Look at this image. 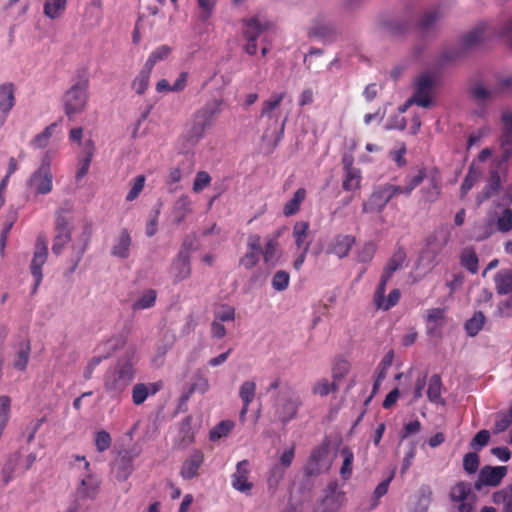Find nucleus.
Wrapping results in <instances>:
<instances>
[{
	"label": "nucleus",
	"instance_id": "obj_1",
	"mask_svg": "<svg viewBox=\"0 0 512 512\" xmlns=\"http://www.w3.org/2000/svg\"><path fill=\"white\" fill-rule=\"evenodd\" d=\"M222 100L213 99L197 109L187 123V137L192 143H197L212 128L222 109Z\"/></svg>",
	"mask_w": 512,
	"mask_h": 512
},
{
	"label": "nucleus",
	"instance_id": "obj_2",
	"mask_svg": "<svg viewBox=\"0 0 512 512\" xmlns=\"http://www.w3.org/2000/svg\"><path fill=\"white\" fill-rule=\"evenodd\" d=\"M52 156L45 152L41 163L26 180L27 190L34 196L48 195L53 190V173L51 170Z\"/></svg>",
	"mask_w": 512,
	"mask_h": 512
},
{
	"label": "nucleus",
	"instance_id": "obj_3",
	"mask_svg": "<svg viewBox=\"0 0 512 512\" xmlns=\"http://www.w3.org/2000/svg\"><path fill=\"white\" fill-rule=\"evenodd\" d=\"M134 378L133 365L129 359H121L110 368L105 377V389L112 397H118Z\"/></svg>",
	"mask_w": 512,
	"mask_h": 512
},
{
	"label": "nucleus",
	"instance_id": "obj_4",
	"mask_svg": "<svg viewBox=\"0 0 512 512\" xmlns=\"http://www.w3.org/2000/svg\"><path fill=\"white\" fill-rule=\"evenodd\" d=\"M88 87V79L81 77L64 94V110L70 119L85 110L88 101Z\"/></svg>",
	"mask_w": 512,
	"mask_h": 512
},
{
	"label": "nucleus",
	"instance_id": "obj_5",
	"mask_svg": "<svg viewBox=\"0 0 512 512\" xmlns=\"http://www.w3.org/2000/svg\"><path fill=\"white\" fill-rule=\"evenodd\" d=\"M425 178H429L430 185L426 194V199L428 201H435L441 191V177L436 169L432 170L428 174L426 168L420 167L414 172L409 173L405 178L406 196H410L412 191L418 187Z\"/></svg>",
	"mask_w": 512,
	"mask_h": 512
},
{
	"label": "nucleus",
	"instance_id": "obj_6",
	"mask_svg": "<svg viewBox=\"0 0 512 512\" xmlns=\"http://www.w3.org/2000/svg\"><path fill=\"white\" fill-rule=\"evenodd\" d=\"M243 37L246 40L243 46L244 51L249 55L257 53V39L263 32L269 29L270 22L260 16H253L242 20Z\"/></svg>",
	"mask_w": 512,
	"mask_h": 512
},
{
	"label": "nucleus",
	"instance_id": "obj_7",
	"mask_svg": "<svg viewBox=\"0 0 512 512\" xmlns=\"http://www.w3.org/2000/svg\"><path fill=\"white\" fill-rule=\"evenodd\" d=\"M302 406L301 397L292 389L282 392L279 395L275 406V415L283 424L293 420Z\"/></svg>",
	"mask_w": 512,
	"mask_h": 512
},
{
	"label": "nucleus",
	"instance_id": "obj_8",
	"mask_svg": "<svg viewBox=\"0 0 512 512\" xmlns=\"http://www.w3.org/2000/svg\"><path fill=\"white\" fill-rule=\"evenodd\" d=\"M72 222L70 217L59 210L56 212L55 236L53 239L52 252L60 255L65 246L71 241Z\"/></svg>",
	"mask_w": 512,
	"mask_h": 512
},
{
	"label": "nucleus",
	"instance_id": "obj_9",
	"mask_svg": "<svg viewBox=\"0 0 512 512\" xmlns=\"http://www.w3.org/2000/svg\"><path fill=\"white\" fill-rule=\"evenodd\" d=\"M434 78L427 73L421 74L415 79L414 93L408 99V103H415L422 108H429L432 105V92Z\"/></svg>",
	"mask_w": 512,
	"mask_h": 512
},
{
	"label": "nucleus",
	"instance_id": "obj_10",
	"mask_svg": "<svg viewBox=\"0 0 512 512\" xmlns=\"http://www.w3.org/2000/svg\"><path fill=\"white\" fill-rule=\"evenodd\" d=\"M48 257V248L44 238L38 237L34 255L30 264V271L34 278L32 293H36L42 278V267L46 263Z\"/></svg>",
	"mask_w": 512,
	"mask_h": 512
},
{
	"label": "nucleus",
	"instance_id": "obj_11",
	"mask_svg": "<svg viewBox=\"0 0 512 512\" xmlns=\"http://www.w3.org/2000/svg\"><path fill=\"white\" fill-rule=\"evenodd\" d=\"M495 285L498 294L510 295V298L499 305L503 316H512V271L501 270L495 276Z\"/></svg>",
	"mask_w": 512,
	"mask_h": 512
},
{
	"label": "nucleus",
	"instance_id": "obj_12",
	"mask_svg": "<svg viewBox=\"0 0 512 512\" xmlns=\"http://www.w3.org/2000/svg\"><path fill=\"white\" fill-rule=\"evenodd\" d=\"M450 500L457 504L458 512H472L474 495L470 483L458 482L455 484L449 493Z\"/></svg>",
	"mask_w": 512,
	"mask_h": 512
},
{
	"label": "nucleus",
	"instance_id": "obj_13",
	"mask_svg": "<svg viewBox=\"0 0 512 512\" xmlns=\"http://www.w3.org/2000/svg\"><path fill=\"white\" fill-rule=\"evenodd\" d=\"M391 200L384 185H378L373 188L372 193L362 204V211L368 214H379L385 209Z\"/></svg>",
	"mask_w": 512,
	"mask_h": 512
},
{
	"label": "nucleus",
	"instance_id": "obj_14",
	"mask_svg": "<svg viewBox=\"0 0 512 512\" xmlns=\"http://www.w3.org/2000/svg\"><path fill=\"white\" fill-rule=\"evenodd\" d=\"M345 493L338 489V485L332 482L326 489V495L316 507L315 512H338L343 505Z\"/></svg>",
	"mask_w": 512,
	"mask_h": 512
},
{
	"label": "nucleus",
	"instance_id": "obj_15",
	"mask_svg": "<svg viewBox=\"0 0 512 512\" xmlns=\"http://www.w3.org/2000/svg\"><path fill=\"white\" fill-rule=\"evenodd\" d=\"M488 226L490 232L486 233L482 237H477L476 240L480 241L490 236L495 228L496 231L501 233H507L512 230V210L509 208L502 209L500 212H494L488 217Z\"/></svg>",
	"mask_w": 512,
	"mask_h": 512
},
{
	"label": "nucleus",
	"instance_id": "obj_16",
	"mask_svg": "<svg viewBox=\"0 0 512 512\" xmlns=\"http://www.w3.org/2000/svg\"><path fill=\"white\" fill-rule=\"evenodd\" d=\"M506 474V466H484L479 472L475 488L481 490L483 486H497Z\"/></svg>",
	"mask_w": 512,
	"mask_h": 512
},
{
	"label": "nucleus",
	"instance_id": "obj_17",
	"mask_svg": "<svg viewBox=\"0 0 512 512\" xmlns=\"http://www.w3.org/2000/svg\"><path fill=\"white\" fill-rule=\"evenodd\" d=\"M286 96L287 93L285 91L273 92L269 98L262 102L259 118H267L272 122L273 125H277V109L280 107V104L286 98Z\"/></svg>",
	"mask_w": 512,
	"mask_h": 512
},
{
	"label": "nucleus",
	"instance_id": "obj_18",
	"mask_svg": "<svg viewBox=\"0 0 512 512\" xmlns=\"http://www.w3.org/2000/svg\"><path fill=\"white\" fill-rule=\"evenodd\" d=\"M451 238V228L441 225L427 238V249L433 255H438L447 246Z\"/></svg>",
	"mask_w": 512,
	"mask_h": 512
},
{
	"label": "nucleus",
	"instance_id": "obj_19",
	"mask_svg": "<svg viewBox=\"0 0 512 512\" xmlns=\"http://www.w3.org/2000/svg\"><path fill=\"white\" fill-rule=\"evenodd\" d=\"M100 481L94 473L81 474L80 481L76 488L78 499H93L96 497Z\"/></svg>",
	"mask_w": 512,
	"mask_h": 512
},
{
	"label": "nucleus",
	"instance_id": "obj_20",
	"mask_svg": "<svg viewBox=\"0 0 512 512\" xmlns=\"http://www.w3.org/2000/svg\"><path fill=\"white\" fill-rule=\"evenodd\" d=\"M406 260V253L402 248H398L394 251L391 258L388 260L383 274L380 278V293L383 291V286H386L388 281L391 279L393 274L402 268Z\"/></svg>",
	"mask_w": 512,
	"mask_h": 512
},
{
	"label": "nucleus",
	"instance_id": "obj_21",
	"mask_svg": "<svg viewBox=\"0 0 512 512\" xmlns=\"http://www.w3.org/2000/svg\"><path fill=\"white\" fill-rule=\"evenodd\" d=\"M22 455L20 451H15L11 453L2 468L1 475L2 480L5 484H8L12 479L16 477V475L24 474L22 472Z\"/></svg>",
	"mask_w": 512,
	"mask_h": 512
},
{
	"label": "nucleus",
	"instance_id": "obj_22",
	"mask_svg": "<svg viewBox=\"0 0 512 512\" xmlns=\"http://www.w3.org/2000/svg\"><path fill=\"white\" fill-rule=\"evenodd\" d=\"M248 461L242 460L237 463L236 471L232 475L231 485L232 487L242 493L249 494L253 484L248 481L247 475L249 473L248 470Z\"/></svg>",
	"mask_w": 512,
	"mask_h": 512
},
{
	"label": "nucleus",
	"instance_id": "obj_23",
	"mask_svg": "<svg viewBox=\"0 0 512 512\" xmlns=\"http://www.w3.org/2000/svg\"><path fill=\"white\" fill-rule=\"evenodd\" d=\"M115 351V344L112 340H109L103 344H100L96 348L98 355L91 358L87 366L84 369L83 377L89 380L92 377L94 369L106 358H108Z\"/></svg>",
	"mask_w": 512,
	"mask_h": 512
},
{
	"label": "nucleus",
	"instance_id": "obj_24",
	"mask_svg": "<svg viewBox=\"0 0 512 512\" xmlns=\"http://www.w3.org/2000/svg\"><path fill=\"white\" fill-rule=\"evenodd\" d=\"M504 176H506V174H503L498 168H491L488 183L477 196L478 204H481L483 201L489 199L493 195H496L500 191L502 177Z\"/></svg>",
	"mask_w": 512,
	"mask_h": 512
},
{
	"label": "nucleus",
	"instance_id": "obj_25",
	"mask_svg": "<svg viewBox=\"0 0 512 512\" xmlns=\"http://www.w3.org/2000/svg\"><path fill=\"white\" fill-rule=\"evenodd\" d=\"M131 245V234L128 229L124 228L114 239L111 255L116 258L127 259L130 256Z\"/></svg>",
	"mask_w": 512,
	"mask_h": 512
},
{
	"label": "nucleus",
	"instance_id": "obj_26",
	"mask_svg": "<svg viewBox=\"0 0 512 512\" xmlns=\"http://www.w3.org/2000/svg\"><path fill=\"white\" fill-rule=\"evenodd\" d=\"M192 201L188 195H181L173 204L171 210L172 222L180 225L192 212Z\"/></svg>",
	"mask_w": 512,
	"mask_h": 512
},
{
	"label": "nucleus",
	"instance_id": "obj_27",
	"mask_svg": "<svg viewBox=\"0 0 512 512\" xmlns=\"http://www.w3.org/2000/svg\"><path fill=\"white\" fill-rule=\"evenodd\" d=\"M354 243L355 237L351 235H338L329 244L328 252L340 259L344 258L349 254Z\"/></svg>",
	"mask_w": 512,
	"mask_h": 512
},
{
	"label": "nucleus",
	"instance_id": "obj_28",
	"mask_svg": "<svg viewBox=\"0 0 512 512\" xmlns=\"http://www.w3.org/2000/svg\"><path fill=\"white\" fill-rule=\"evenodd\" d=\"M170 273L174 277L175 281H182L190 276L191 268L187 253L180 252L177 255L171 265Z\"/></svg>",
	"mask_w": 512,
	"mask_h": 512
},
{
	"label": "nucleus",
	"instance_id": "obj_29",
	"mask_svg": "<svg viewBox=\"0 0 512 512\" xmlns=\"http://www.w3.org/2000/svg\"><path fill=\"white\" fill-rule=\"evenodd\" d=\"M204 460L201 451H194L182 464L180 475L183 479H192L198 474V470Z\"/></svg>",
	"mask_w": 512,
	"mask_h": 512
},
{
	"label": "nucleus",
	"instance_id": "obj_30",
	"mask_svg": "<svg viewBox=\"0 0 512 512\" xmlns=\"http://www.w3.org/2000/svg\"><path fill=\"white\" fill-rule=\"evenodd\" d=\"M386 286H383V291L380 293V284L374 293L375 305L382 310H389L394 307L400 300L401 292L399 289L390 291L387 298H385Z\"/></svg>",
	"mask_w": 512,
	"mask_h": 512
},
{
	"label": "nucleus",
	"instance_id": "obj_31",
	"mask_svg": "<svg viewBox=\"0 0 512 512\" xmlns=\"http://www.w3.org/2000/svg\"><path fill=\"white\" fill-rule=\"evenodd\" d=\"M15 105V86L7 82L0 85V111L7 115Z\"/></svg>",
	"mask_w": 512,
	"mask_h": 512
},
{
	"label": "nucleus",
	"instance_id": "obj_32",
	"mask_svg": "<svg viewBox=\"0 0 512 512\" xmlns=\"http://www.w3.org/2000/svg\"><path fill=\"white\" fill-rule=\"evenodd\" d=\"M133 462L131 457L129 456H121L118 458L114 464L112 471L119 481H125L133 472Z\"/></svg>",
	"mask_w": 512,
	"mask_h": 512
},
{
	"label": "nucleus",
	"instance_id": "obj_33",
	"mask_svg": "<svg viewBox=\"0 0 512 512\" xmlns=\"http://www.w3.org/2000/svg\"><path fill=\"white\" fill-rule=\"evenodd\" d=\"M66 7L67 0H45L43 13L47 18L56 20L64 15Z\"/></svg>",
	"mask_w": 512,
	"mask_h": 512
},
{
	"label": "nucleus",
	"instance_id": "obj_34",
	"mask_svg": "<svg viewBox=\"0 0 512 512\" xmlns=\"http://www.w3.org/2000/svg\"><path fill=\"white\" fill-rule=\"evenodd\" d=\"M159 390V387L155 383L143 384L138 383L134 385L132 390L133 403L136 405L142 404L149 395H154Z\"/></svg>",
	"mask_w": 512,
	"mask_h": 512
},
{
	"label": "nucleus",
	"instance_id": "obj_35",
	"mask_svg": "<svg viewBox=\"0 0 512 512\" xmlns=\"http://www.w3.org/2000/svg\"><path fill=\"white\" fill-rule=\"evenodd\" d=\"M460 264L463 268L472 274L478 272V256L473 247H465L460 253Z\"/></svg>",
	"mask_w": 512,
	"mask_h": 512
},
{
	"label": "nucleus",
	"instance_id": "obj_36",
	"mask_svg": "<svg viewBox=\"0 0 512 512\" xmlns=\"http://www.w3.org/2000/svg\"><path fill=\"white\" fill-rule=\"evenodd\" d=\"M157 292L154 289H147L133 302L131 308L134 312L149 309L155 305Z\"/></svg>",
	"mask_w": 512,
	"mask_h": 512
},
{
	"label": "nucleus",
	"instance_id": "obj_37",
	"mask_svg": "<svg viewBox=\"0 0 512 512\" xmlns=\"http://www.w3.org/2000/svg\"><path fill=\"white\" fill-rule=\"evenodd\" d=\"M471 95L475 101L481 104L488 103L498 97L494 86L487 88L481 83H476L472 86Z\"/></svg>",
	"mask_w": 512,
	"mask_h": 512
},
{
	"label": "nucleus",
	"instance_id": "obj_38",
	"mask_svg": "<svg viewBox=\"0 0 512 512\" xmlns=\"http://www.w3.org/2000/svg\"><path fill=\"white\" fill-rule=\"evenodd\" d=\"M482 176V170L479 166L472 163L468 169V172L464 178V181L461 185V196L463 197L466 195L472 187L475 185V183L481 178Z\"/></svg>",
	"mask_w": 512,
	"mask_h": 512
},
{
	"label": "nucleus",
	"instance_id": "obj_39",
	"mask_svg": "<svg viewBox=\"0 0 512 512\" xmlns=\"http://www.w3.org/2000/svg\"><path fill=\"white\" fill-rule=\"evenodd\" d=\"M171 52L172 48L170 46L166 44L160 45L150 53L144 66L150 70H153L156 63L167 59Z\"/></svg>",
	"mask_w": 512,
	"mask_h": 512
},
{
	"label": "nucleus",
	"instance_id": "obj_40",
	"mask_svg": "<svg viewBox=\"0 0 512 512\" xmlns=\"http://www.w3.org/2000/svg\"><path fill=\"white\" fill-rule=\"evenodd\" d=\"M151 73L152 70L143 66L142 69L137 74V76L134 78V80L132 81V89L137 94L142 95L145 93V91L149 87Z\"/></svg>",
	"mask_w": 512,
	"mask_h": 512
},
{
	"label": "nucleus",
	"instance_id": "obj_41",
	"mask_svg": "<svg viewBox=\"0 0 512 512\" xmlns=\"http://www.w3.org/2000/svg\"><path fill=\"white\" fill-rule=\"evenodd\" d=\"M308 230L309 224L305 221H299L293 227V236L299 249H304L306 245H308V248L310 247V242L307 240Z\"/></svg>",
	"mask_w": 512,
	"mask_h": 512
},
{
	"label": "nucleus",
	"instance_id": "obj_42",
	"mask_svg": "<svg viewBox=\"0 0 512 512\" xmlns=\"http://www.w3.org/2000/svg\"><path fill=\"white\" fill-rule=\"evenodd\" d=\"M495 504L503 505V512H512V483L493 494Z\"/></svg>",
	"mask_w": 512,
	"mask_h": 512
},
{
	"label": "nucleus",
	"instance_id": "obj_43",
	"mask_svg": "<svg viewBox=\"0 0 512 512\" xmlns=\"http://www.w3.org/2000/svg\"><path fill=\"white\" fill-rule=\"evenodd\" d=\"M306 197V191L304 188H299L293 195V198L289 200L284 208L283 213L285 216H292L296 214L300 208L301 203Z\"/></svg>",
	"mask_w": 512,
	"mask_h": 512
},
{
	"label": "nucleus",
	"instance_id": "obj_44",
	"mask_svg": "<svg viewBox=\"0 0 512 512\" xmlns=\"http://www.w3.org/2000/svg\"><path fill=\"white\" fill-rule=\"evenodd\" d=\"M432 491L429 487L420 488L416 503L411 512H427L431 503Z\"/></svg>",
	"mask_w": 512,
	"mask_h": 512
},
{
	"label": "nucleus",
	"instance_id": "obj_45",
	"mask_svg": "<svg viewBox=\"0 0 512 512\" xmlns=\"http://www.w3.org/2000/svg\"><path fill=\"white\" fill-rule=\"evenodd\" d=\"M337 390V383L331 382L327 378H320L313 384L311 392L316 396H327L329 393Z\"/></svg>",
	"mask_w": 512,
	"mask_h": 512
},
{
	"label": "nucleus",
	"instance_id": "obj_46",
	"mask_svg": "<svg viewBox=\"0 0 512 512\" xmlns=\"http://www.w3.org/2000/svg\"><path fill=\"white\" fill-rule=\"evenodd\" d=\"M342 187L346 191H355L361 185V173L359 169L344 171Z\"/></svg>",
	"mask_w": 512,
	"mask_h": 512
},
{
	"label": "nucleus",
	"instance_id": "obj_47",
	"mask_svg": "<svg viewBox=\"0 0 512 512\" xmlns=\"http://www.w3.org/2000/svg\"><path fill=\"white\" fill-rule=\"evenodd\" d=\"M441 387H442V383H441L440 376L437 374L432 375L429 380L428 390H427V395L431 402L437 403V404L443 403L442 398H441Z\"/></svg>",
	"mask_w": 512,
	"mask_h": 512
},
{
	"label": "nucleus",
	"instance_id": "obj_48",
	"mask_svg": "<svg viewBox=\"0 0 512 512\" xmlns=\"http://www.w3.org/2000/svg\"><path fill=\"white\" fill-rule=\"evenodd\" d=\"M340 454L343 458V463L340 468V475L344 480H348L352 474L354 454L348 447L342 448Z\"/></svg>",
	"mask_w": 512,
	"mask_h": 512
},
{
	"label": "nucleus",
	"instance_id": "obj_49",
	"mask_svg": "<svg viewBox=\"0 0 512 512\" xmlns=\"http://www.w3.org/2000/svg\"><path fill=\"white\" fill-rule=\"evenodd\" d=\"M440 18L441 14L437 10L425 11L419 20V27L422 31H430L434 28Z\"/></svg>",
	"mask_w": 512,
	"mask_h": 512
},
{
	"label": "nucleus",
	"instance_id": "obj_50",
	"mask_svg": "<svg viewBox=\"0 0 512 512\" xmlns=\"http://www.w3.org/2000/svg\"><path fill=\"white\" fill-rule=\"evenodd\" d=\"M29 355H30V345L28 342H22L20 346L18 347L16 359L13 362V366L23 371L28 364L29 361Z\"/></svg>",
	"mask_w": 512,
	"mask_h": 512
},
{
	"label": "nucleus",
	"instance_id": "obj_51",
	"mask_svg": "<svg viewBox=\"0 0 512 512\" xmlns=\"http://www.w3.org/2000/svg\"><path fill=\"white\" fill-rule=\"evenodd\" d=\"M485 323V317L482 312H476L473 317L465 323V330L471 337L476 336L479 331L483 328Z\"/></svg>",
	"mask_w": 512,
	"mask_h": 512
},
{
	"label": "nucleus",
	"instance_id": "obj_52",
	"mask_svg": "<svg viewBox=\"0 0 512 512\" xmlns=\"http://www.w3.org/2000/svg\"><path fill=\"white\" fill-rule=\"evenodd\" d=\"M256 393V383L254 381H244L239 387V397L243 404L250 405Z\"/></svg>",
	"mask_w": 512,
	"mask_h": 512
},
{
	"label": "nucleus",
	"instance_id": "obj_53",
	"mask_svg": "<svg viewBox=\"0 0 512 512\" xmlns=\"http://www.w3.org/2000/svg\"><path fill=\"white\" fill-rule=\"evenodd\" d=\"M57 127L56 123L47 126L41 133L37 134L31 141V146L37 149L45 148Z\"/></svg>",
	"mask_w": 512,
	"mask_h": 512
},
{
	"label": "nucleus",
	"instance_id": "obj_54",
	"mask_svg": "<svg viewBox=\"0 0 512 512\" xmlns=\"http://www.w3.org/2000/svg\"><path fill=\"white\" fill-rule=\"evenodd\" d=\"M234 428V422L231 420H224L217 424L210 431V440L216 441L221 439L222 437L227 436L232 429Z\"/></svg>",
	"mask_w": 512,
	"mask_h": 512
},
{
	"label": "nucleus",
	"instance_id": "obj_55",
	"mask_svg": "<svg viewBox=\"0 0 512 512\" xmlns=\"http://www.w3.org/2000/svg\"><path fill=\"white\" fill-rule=\"evenodd\" d=\"M198 3V19L206 22L213 14L216 0H197Z\"/></svg>",
	"mask_w": 512,
	"mask_h": 512
},
{
	"label": "nucleus",
	"instance_id": "obj_56",
	"mask_svg": "<svg viewBox=\"0 0 512 512\" xmlns=\"http://www.w3.org/2000/svg\"><path fill=\"white\" fill-rule=\"evenodd\" d=\"M484 39L483 28L477 27L464 35L462 41L466 48H472L482 42Z\"/></svg>",
	"mask_w": 512,
	"mask_h": 512
},
{
	"label": "nucleus",
	"instance_id": "obj_57",
	"mask_svg": "<svg viewBox=\"0 0 512 512\" xmlns=\"http://www.w3.org/2000/svg\"><path fill=\"white\" fill-rule=\"evenodd\" d=\"M350 370V364L344 359L337 360L332 368V377L334 382L343 379Z\"/></svg>",
	"mask_w": 512,
	"mask_h": 512
},
{
	"label": "nucleus",
	"instance_id": "obj_58",
	"mask_svg": "<svg viewBox=\"0 0 512 512\" xmlns=\"http://www.w3.org/2000/svg\"><path fill=\"white\" fill-rule=\"evenodd\" d=\"M290 282L289 274L284 270L277 271L272 278V287L276 291H284Z\"/></svg>",
	"mask_w": 512,
	"mask_h": 512
},
{
	"label": "nucleus",
	"instance_id": "obj_59",
	"mask_svg": "<svg viewBox=\"0 0 512 512\" xmlns=\"http://www.w3.org/2000/svg\"><path fill=\"white\" fill-rule=\"evenodd\" d=\"M376 252V245L372 242L365 243L357 252V261L361 263L370 262Z\"/></svg>",
	"mask_w": 512,
	"mask_h": 512
},
{
	"label": "nucleus",
	"instance_id": "obj_60",
	"mask_svg": "<svg viewBox=\"0 0 512 512\" xmlns=\"http://www.w3.org/2000/svg\"><path fill=\"white\" fill-rule=\"evenodd\" d=\"M211 183V177L206 171L197 172L194 182H193V191L195 193H199L208 187Z\"/></svg>",
	"mask_w": 512,
	"mask_h": 512
},
{
	"label": "nucleus",
	"instance_id": "obj_61",
	"mask_svg": "<svg viewBox=\"0 0 512 512\" xmlns=\"http://www.w3.org/2000/svg\"><path fill=\"white\" fill-rule=\"evenodd\" d=\"M214 319L220 322H233L235 319V309L231 306H221L214 312Z\"/></svg>",
	"mask_w": 512,
	"mask_h": 512
},
{
	"label": "nucleus",
	"instance_id": "obj_62",
	"mask_svg": "<svg viewBox=\"0 0 512 512\" xmlns=\"http://www.w3.org/2000/svg\"><path fill=\"white\" fill-rule=\"evenodd\" d=\"M479 457L476 453L469 452L464 456L463 468L468 474H473L478 470Z\"/></svg>",
	"mask_w": 512,
	"mask_h": 512
},
{
	"label": "nucleus",
	"instance_id": "obj_63",
	"mask_svg": "<svg viewBox=\"0 0 512 512\" xmlns=\"http://www.w3.org/2000/svg\"><path fill=\"white\" fill-rule=\"evenodd\" d=\"M277 245H278V242L275 239H270L266 243L265 249L263 251V257H264V261L267 264H272V265L275 264Z\"/></svg>",
	"mask_w": 512,
	"mask_h": 512
},
{
	"label": "nucleus",
	"instance_id": "obj_64",
	"mask_svg": "<svg viewBox=\"0 0 512 512\" xmlns=\"http://www.w3.org/2000/svg\"><path fill=\"white\" fill-rule=\"evenodd\" d=\"M501 121L503 124V132L507 142L512 141V112L506 111L502 113Z\"/></svg>",
	"mask_w": 512,
	"mask_h": 512
}]
</instances>
